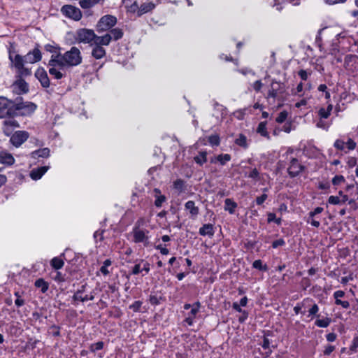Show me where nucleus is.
I'll list each match as a JSON object with an SVG mask.
<instances>
[{
  "label": "nucleus",
  "mask_w": 358,
  "mask_h": 358,
  "mask_svg": "<svg viewBox=\"0 0 358 358\" xmlns=\"http://www.w3.org/2000/svg\"><path fill=\"white\" fill-rule=\"evenodd\" d=\"M61 13L66 17L73 20L75 21H79L83 14L81 10L72 5H64L61 8Z\"/></svg>",
  "instance_id": "0eeeda50"
},
{
  "label": "nucleus",
  "mask_w": 358,
  "mask_h": 358,
  "mask_svg": "<svg viewBox=\"0 0 358 358\" xmlns=\"http://www.w3.org/2000/svg\"><path fill=\"white\" fill-rule=\"evenodd\" d=\"M34 285L36 287L40 288L43 293L46 292L48 289V284L43 278L36 280Z\"/></svg>",
  "instance_id": "c756f323"
},
{
  "label": "nucleus",
  "mask_w": 358,
  "mask_h": 358,
  "mask_svg": "<svg viewBox=\"0 0 358 358\" xmlns=\"http://www.w3.org/2000/svg\"><path fill=\"white\" fill-rule=\"evenodd\" d=\"M50 155V150L47 148L39 149L38 150L34 151L31 152V157L33 158H38V157H48Z\"/></svg>",
  "instance_id": "bb28decb"
},
{
  "label": "nucleus",
  "mask_w": 358,
  "mask_h": 358,
  "mask_svg": "<svg viewBox=\"0 0 358 358\" xmlns=\"http://www.w3.org/2000/svg\"><path fill=\"white\" fill-rule=\"evenodd\" d=\"M123 34V31L120 28L110 29L109 32L103 36H100L98 40L99 41V43L105 44V46H107L112 40L117 41L122 38Z\"/></svg>",
  "instance_id": "423d86ee"
},
{
  "label": "nucleus",
  "mask_w": 358,
  "mask_h": 358,
  "mask_svg": "<svg viewBox=\"0 0 358 358\" xmlns=\"http://www.w3.org/2000/svg\"><path fill=\"white\" fill-rule=\"evenodd\" d=\"M48 66H50L49 73L56 79H61L66 76L65 69L66 66L57 57L52 56V58L49 61Z\"/></svg>",
  "instance_id": "20e7f679"
},
{
  "label": "nucleus",
  "mask_w": 358,
  "mask_h": 358,
  "mask_svg": "<svg viewBox=\"0 0 358 358\" xmlns=\"http://www.w3.org/2000/svg\"><path fill=\"white\" fill-rule=\"evenodd\" d=\"M156 249L159 250L160 252L164 255H166L169 252V250L166 248H163L162 245H157Z\"/></svg>",
  "instance_id": "0e129e2a"
},
{
  "label": "nucleus",
  "mask_w": 358,
  "mask_h": 358,
  "mask_svg": "<svg viewBox=\"0 0 358 358\" xmlns=\"http://www.w3.org/2000/svg\"><path fill=\"white\" fill-rule=\"evenodd\" d=\"M231 156L229 154L219 155L217 157V160L220 162L222 165H224L227 162L230 161Z\"/></svg>",
  "instance_id": "e433bc0d"
},
{
  "label": "nucleus",
  "mask_w": 358,
  "mask_h": 358,
  "mask_svg": "<svg viewBox=\"0 0 358 358\" xmlns=\"http://www.w3.org/2000/svg\"><path fill=\"white\" fill-rule=\"evenodd\" d=\"M142 302L140 301H136L129 306V308L132 309L134 312H138L140 310Z\"/></svg>",
  "instance_id": "c03bdc74"
},
{
  "label": "nucleus",
  "mask_w": 358,
  "mask_h": 358,
  "mask_svg": "<svg viewBox=\"0 0 358 358\" xmlns=\"http://www.w3.org/2000/svg\"><path fill=\"white\" fill-rule=\"evenodd\" d=\"M85 285H83L81 287V289L78 290L75 294L73 296V299L74 301H80L82 302H85V301H89V300H93L94 296L93 294H90V295H85L83 296V292L85 291Z\"/></svg>",
  "instance_id": "a211bd4d"
},
{
  "label": "nucleus",
  "mask_w": 358,
  "mask_h": 358,
  "mask_svg": "<svg viewBox=\"0 0 358 358\" xmlns=\"http://www.w3.org/2000/svg\"><path fill=\"white\" fill-rule=\"evenodd\" d=\"M318 310H319L318 306L316 303H314L308 310V313H309L308 316L315 315L317 313Z\"/></svg>",
  "instance_id": "49530a36"
},
{
  "label": "nucleus",
  "mask_w": 358,
  "mask_h": 358,
  "mask_svg": "<svg viewBox=\"0 0 358 358\" xmlns=\"http://www.w3.org/2000/svg\"><path fill=\"white\" fill-rule=\"evenodd\" d=\"M224 210H227L230 214L234 213L235 208L237 207L236 203L231 199H226L224 201Z\"/></svg>",
  "instance_id": "c85d7f7f"
},
{
  "label": "nucleus",
  "mask_w": 358,
  "mask_h": 358,
  "mask_svg": "<svg viewBox=\"0 0 358 358\" xmlns=\"http://www.w3.org/2000/svg\"><path fill=\"white\" fill-rule=\"evenodd\" d=\"M323 211V208L317 207L313 211L309 212L310 213V216H316L317 214L321 213Z\"/></svg>",
  "instance_id": "680f3d73"
},
{
  "label": "nucleus",
  "mask_w": 358,
  "mask_h": 358,
  "mask_svg": "<svg viewBox=\"0 0 358 358\" xmlns=\"http://www.w3.org/2000/svg\"><path fill=\"white\" fill-rule=\"evenodd\" d=\"M17 103H19V108H17V113L24 110L21 115H28L32 113L36 108V105L32 102H23L22 98L17 97Z\"/></svg>",
  "instance_id": "1a4fd4ad"
},
{
  "label": "nucleus",
  "mask_w": 358,
  "mask_h": 358,
  "mask_svg": "<svg viewBox=\"0 0 358 358\" xmlns=\"http://www.w3.org/2000/svg\"><path fill=\"white\" fill-rule=\"evenodd\" d=\"M49 166H41L36 169H33L31 171L30 176L33 180H38L40 179L45 173L48 170Z\"/></svg>",
  "instance_id": "412c9836"
},
{
  "label": "nucleus",
  "mask_w": 358,
  "mask_h": 358,
  "mask_svg": "<svg viewBox=\"0 0 358 358\" xmlns=\"http://www.w3.org/2000/svg\"><path fill=\"white\" fill-rule=\"evenodd\" d=\"M141 271V269L140 264H136L132 269V273L134 275L138 274Z\"/></svg>",
  "instance_id": "774afa93"
},
{
  "label": "nucleus",
  "mask_w": 358,
  "mask_h": 358,
  "mask_svg": "<svg viewBox=\"0 0 358 358\" xmlns=\"http://www.w3.org/2000/svg\"><path fill=\"white\" fill-rule=\"evenodd\" d=\"M208 141L211 145H218L220 144V138L217 135H212L208 137Z\"/></svg>",
  "instance_id": "a19ab883"
},
{
  "label": "nucleus",
  "mask_w": 358,
  "mask_h": 358,
  "mask_svg": "<svg viewBox=\"0 0 358 358\" xmlns=\"http://www.w3.org/2000/svg\"><path fill=\"white\" fill-rule=\"evenodd\" d=\"M284 92L285 88L282 83L273 81L268 90V97L277 98L279 95L283 94Z\"/></svg>",
  "instance_id": "ddd939ff"
},
{
  "label": "nucleus",
  "mask_w": 358,
  "mask_h": 358,
  "mask_svg": "<svg viewBox=\"0 0 358 358\" xmlns=\"http://www.w3.org/2000/svg\"><path fill=\"white\" fill-rule=\"evenodd\" d=\"M184 185L185 182L181 179H178L173 182L174 188L180 192H182L184 190Z\"/></svg>",
  "instance_id": "58836bf2"
},
{
  "label": "nucleus",
  "mask_w": 358,
  "mask_h": 358,
  "mask_svg": "<svg viewBox=\"0 0 358 358\" xmlns=\"http://www.w3.org/2000/svg\"><path fill=\"white\" fill-rule=\"evenodd\" d=\"M100 36H97L94 30L90 29H78L76 33V39L78 43H87L91 46L93 45L95 41H98L97 43H99L98 40Z\"/></svg>",
  "instance_id": "7ed1b4c3"
},
{
  "label": "nucleus",
  "mask_w": 358,
  "mask_h": 358,
  "mask_svg": "<svg viewBox=\"0 0 358 358\" xmlns=\"http://www.w3.org/2000/svg\"><path fill=\"white\" fill-rule=\"evenodd\" d=\"M24 57L26 63L34 64L41 59V52L39 49L35 48L32 52H28Z\"/></svg>",
  "instance_id": "f3484780"
},
{
  "label": "nucleus",
  "mask_w": 358,
  "mask_h": 358,
  "mask_svg": "<svg viewBox=\"0 0 358 358\" xmlns=\"http://www.w3.org/2000/svg\"><path fill=\"white\" fill-rule=\"evenodd\" d=\"M267 199V195L264 194H262V196H258L257 199H256V203L258 205H261L262 204L265 200Z\"/></svg>",
  "instance_id": "bf43d9fd"
},
{
  "label": "nucleus",
  "mask_w": 358,
  "mask_h": 358,
  "mask_svg": "<svg viewBox=\"0 0 358 358\" xmlns=\"http://www.w3.org/2000/svg\"><path fill=\"white\" fill-rule=\"evenodd\" d=\"M287 113L285 110H284L279 113L275 120L278 123H282L287 119Z\"/></svg>",
  "instance_id": "79ce46f5"
},
{
  "label": "nucleus",
  "mask_w": 358,
  "mask_h": 358,
  "mask_svg": "<svg viewBox=\"0 0 358 358\" xmlns=\"http://www.w3.org/2000/svg\"><path fill=\"white\" fill-rule=\"evenodd\" d=\"M103 342L102 341H99L96 343H94V344H92L91 346H90V350L93 352L97 351V350H101L103 348Z\"/></svg>",
  "instance_id": "ea45409f"
},
{
  "label": "nucleus",
  "mask_w": 358,
  "mask_h": 358,
  "mask_svg": "<svg viewBox=\"0 0 358 358\" xmlns=\"http://www.w3.org/2000/svg\"><path fill=\"white\" fill-rule=\"evenodd\" d=\"M155 5L152 2L143 3L141 5L138 10V16H141L143 14L151 11L155 8Z\"/></svg>",
  "instance_id": "a878e982"
},
{
  "label": "nucleus",
  "mask_w": 358,
  "mask_h": 358,
  "mask_svg": "<svg viewBox=\"0 0 358 358\" xmlns=\"http://www.w3.org/2000/svg\"><path fill=\"white\" fill-rule=\"evenodd\" d=\"M336 334L335 333H329L327 335V340L329 342H333L336 339Z\"/></svg>",
  "instance_id": "338daca9"
},
{
  "label": "nucleus",
  "mask_w": 358,
  "mask_h": 358,
  "mask_svg": "<svg viewBox=\"0 0 358 358\" xmlns=\"http://www.w3.org/2000/svg\"><path fill=\"white\" fill-rule=\"evenodd\" d=\"M285 244V242L283 239L280 238V239H278L275 241L273 242L272 243V247L273 248H276L279 246H282Z\"/></svg>",
  "instance_id": "864d4df0"
},
{
  "label": "nucleus",
  "mask_w": 358,
  "mask_h": 358,
  "mask_svg": "<svg viewBox=\"0 0 358 358\" xmlns=\"http://www.w3.org/2000/svg\"><path fill=\"white\" fill-rule=\"evenodd\" d=\"M299 76L303 80H306L308 79V73L305 70H300L298 73Z\"/></svg>",
  "instance_id": "e2e57ef3"
},
{
  "label": "nucleus",
  "mask_w": 358,
  "mask_h": 358,
  "mask_svg": "<svg viewBox=\"0 0 358 358\" xmlns=\"http://www.w3.org/2000/svg\"><path fill=\"white\" fill-rule=\"evenodd\" d=\"M19 103H17V98L14 100L8 99L7 97L0 96V118L7 117H13L19 114L17 113V108H19Z\"/></svg>",
  "instance_id": "f03ea898"
},
{
  "label": "nucleus",
  "mask_w": 358,
  "mask_h": 358,
  "mask_svg": "<svg viewBox=\"0 0 358 358\" xmlns=\"http://www.w3.org/2000/svg\"><path fill=\"white\" fill-rule=\"evenodd\" d=\"M154 196L155 197V205L156 207L159 208L162 203L166 201V198L164 195L161 194V191L158 188L153 190Z\"/></svg>",
  "instance_id": "b1692460"
},
{
  "label": "nucleus",
  "mask_w": 358,
  "mask_h": 358,
  "mask_svg": "<svg viewBox=\"0 0 358 358\" xmlns=\"http://www.w3.org/2000/svg\"><path fill=\"white\" fill-rule=\"evenodd\" d=\"M36 78L40 81L43 87L50 86V80L46 71L43 69H38L35 73Z\"/></svg>",
  "instance_id": "dca6fc26"
},
{
  "label": "nucleus",
  "mask_w": 358,
  "mask_h": 358,
  "mask_svg": "<svg viewBox=\"0 0 358 358\" xmlns=\"http://www.w3.org/2000/svg\"><path fill=\"white\" fill-rule=\"evenodd\" d=\"M64 262L61 257H54L50 261L51 266L56 270L62 268L64 266Z\"/></svg>",
  "instance_id": "cd10ccee"
},
{
  "label": "nucleus",
  "mask_w": 358,
  "mask_h": 358,
  "mask_svg": "<svg viewBox=\"0 0 358 358\" xmlns=\"http://www.w3.org/2000/svg\"><path fill=\"white\" fill-rule=\"evenodd\" d=\"M331 322V320L329 317L319 319L315 321V325L319 327L325 328V327H327L330 324Z\"/></svg>",
  "instance_id": "2f4dec72"
},
{
  "label": "nucleus",
  "mask_w": 358,
  "mask_h": 358,
  "mask_svg": "<svg viewBox=\"0 0 358 358\" xmlns=\"http://www.w3.org/2000/svg\"><path fill=\"white\" fill-rule=\"evenodd\" d=\"M117 23L116 17L111 15H106L98 21L96 29L98 33H101L110 30Z\"/></svg>",
  "instance_id": "39448f33"
},
{
  "label": "nucleus",
  "mask_w": 358,
  "mask_h": 358,
  "mask_svg": "<svg viewBox=\"0 0 358 358\" xmlns=\"http://www.w3.org/2000/svg\"><path fill=\"white\" fill-rule=\"evenodd\" d=\"M334 350H335L334 346L327 345L325 347L323 353L324 355H329Z\"/></svg>",
  "instance_id": "4d7b16f0"
},
{
  "label": "nucleus",
  "mask_w": 358,
  "mask_h": 358,
  "mask_svg": "<svg viewBox=\"0 0 358 358\" xmlns=\"http://www.w3.org/2000/svg\"><path fill=\"white\" fill-rule=\"evenodd\" d=\"M5 126H10L14 127H19V124L15 120H5L3 122Z\"/></svg>",
  "instance_id": "5fc2aeb1"
},
{
  "label": "nucleus",
  "mask_w": 358,
  "mask_h": 358,
  "mask_svg": "<svg viewBox=\"0 0 358 358\" xmlns=\"http://www.w3.org/2000/svg\"><path fill=\"white\" fill-rule=\"evenodd\" d=\"M199 234L212 237L214 235V227L212 224H205L199 229Z\"/></svg>",
  "instance_id": "4be33fe9"
},
{
  "label": "nucleus",
  "mask_w": 358,
  "mask_h": 358,
  "mask_svg": "<svg viewBox=\"0 0 358 358\" xmlns=\"http://www.w3.org/2000/svg\"><path fill=\"white\" fill-rule=\"evenodd\" d=\"M303 170V166L299 162L296 158L292 159L290 165L287 169L289 175L294 178L298 176Z\"/></svg>",
  "instance_id": "4468645a"
},
{
  "label": "nucleus",
  "mask_w": 358,
  "mask_h": 358,
  "mask_svg": "<svg viewBox=\"0 0 358 358\" xmlns=\"http://www.w3.org/2000/svg\"><path fill=\"white\" fill-rule=\"evenodd\" d=\"M319 115L322 118H327L330 115L329 110H327L324 108H321L319 110Z\"/></svg>",
  "instance_id": "6e6d98bb"
},
{
  "label": "nucleus",
  "mask_w": 358,
  "mask_h": 358,
  "mask_svg": "<svg viewBox=\"0 0 358 358\" xmlns=\"http://www.w3.org/2000/svg\"><path fill=\"white\" fill-rule=\"evenodd\" d=\"M257 131L262 136L269 137L268 133L266 130V123L265 122H262L259 124Z\"/></svg>",
  "instance_id": "7c9ffc66"
},
{
  "label": "nucleus",
  "mask_w": 358,
  "mask_h": 358,
  "mask_svg": "<svg viewBox=\"0 0 358 358\" xmlns=\"http://www.w3.org/2000/svg\"><path fill=\"white\" fill-rule=\"evenodd\" d=\"M235 143L241 147L246 148L247 138L244 135L240 134L238 138L236 139Z\"/></svg>",
  "instance_id": "f704fd0d"
},
{
  "label": "nucleus",
  "mask_w": 358,
  "mask_h": 358,
  "mask_svg": "<svg viewBox=\"0 0 358 358\" xmlns=\"http://www.w3.org/2000/svg\"><path fill=\"white\" fill-rule=\"evenodd\" d=\"M56 57L62 60L66 67L76 66L82 63L83 57L80 50L76 46L65 52L63 55H57Z\"/></svg>",
  "instance_id": "f257e3e1"
},
{
  "label": "nucleus",
  "mask_w": 358,
  "mask_h": 358,
  "mask_svg": "<svg viewBox=\"0 0 358 358\" xmlns=\"http://www.w3.org/2000/svg\"><path fill=\"white\" fill-rule=\"evenodd\" d=\"M347 0H324V1L329 5L343 3L345 2Z\"/></svg>",
  "instance_id": "69168bd1"
},
{
  "label": "nucleus",
  "mask_w": 358,
  "mask_h": 358,
  "mask_svg": "<svg viewBox=\"0 0 358 358\" xmlns=\"http://www.w3.org/2000/svg\"><path fill=\"white\" fill-rule=\"evenodd\" d=\"M206 155H207V153L206 152H201L198 156H196L194 157V161L197 164L202 165L207 161Z\"/></svg>",
  "instance_id": "473e14b6"
},
{
  "label": "nucleus",
  "mask_w": 358,
  "mask_h": 358,
  "mask_svg": "<svg viewBox=\"0 0 358 358\" xmlns=\"http://www.w3.org/2000/svg\"><path fill=\"white\" fill-rule=\"evenodd\" d=\"M252 266L255 268L260 271H266L268 270V266L266 264H263L262 261L260 259L255 260Z\"/></svg>",
  "instance_id": "72a5a7b5"
},
{
  "label": "nucleus",
  "mask_w": 358,
  "mask_h": 358,
  "mask_svg": "<svg viewBox=\"0 0 358 358\" xmlns=\"http://www.w3.org/2000/svg\"><path fill=\"white\" fill-rule=\"evenodd\" d=\"M262 85H262L261 80H257L256 82H255L253 83L252 86L255 91L259 92L261 90Z\"/></svg>",
  "instance_id": "052dcab7"
},
{
  "label": "nucleus",
  "mask_w": 358,
  "mask_h": 358,
  "mask_svg": "<svg viewBox=\"0 0 358 358\" xmlns=\"http://www.w3.org/2000/svg\"><path fill=\"white\" fill-rule=\"evenodd\" d=\"M358 348V336L355 337L352 341V343L350 347V350L352 352H356L357 348Z\"/></svg>",
  "instance_id": "8fccbe9b"
},
{
  "label": "nucleus",
  "mask_w": 358,
  "mask_h": 358,
  "mask_svg": "<svg viewBox=\"0 0 358 358\" xmlns=\"http://www.w3.org/2000/svg\"><path fill=\"white\" fill-rule=\"evenodd\" d=\"M148 234L149 231L141 229L139 226H136L133 229L134 241L135 243H143L145 245H148Z\"/></svg>",
  "instance_id": "9d476101"
},
{
  "label": "nucleus",
  "mask_w": 358,
  "mask_h": 358,
  "mask_svg": "<svg viewBox=\"0 0 358 358\" xmlns=\"http://www.w3.org/2000/svg\"><path fill=\"white\" fill-rule=\"evenodd\" d=\"M97 42L98 41L93 43L94 47L92 48V55L95 59H99L106 56V50L103 48L105 44L98 43Z\"/></svg>",
  "instance_id": "2eb2a0df"
},
{
  "label": "nucleus",
  "mask_w": 358,
  "mask_h": 358,
  "mask_svg": "<svg viewBox=\"0 0 358 358\" xmlns=\"http://www.w3.org/2000/svg\"><path fill=\"white\" fill-rule=\"evenodd\" d=\"M199 306H200V303L199 302L196 303L194 305V306L192 307V308L191 309V311H190V314H191L190 316H192L193 317H195V315L199 312Z\"/></svg>",
  "instance_id": "3c124183"
},
{
  "label": "nucleus",
  "mask_w": 358,
  "mask_h": 358,
  "mask_svg": "<svg viewBox=\"0 0 358 358\" xmlns=\"http://www.w3.org/2000/svg\"><path fill=\"white\" fill-rule=\"evenodd\" d=\"M328 202L333 205L341 203V199L336 196H331L328 199Z\"/></svg>",
  "instance_id": "a18cd8bd"
},
{
  "label": "nucleus",
  "mask_w": 358,
  "mask_h": 358,
  "mask_svg": "<svg viewBox=\"0 0 358 358\" xmlns=\"http://www.w3.org/2000/svg\"><path fill=\"white\" fill-rule=\"evenodd\" d=\"M103 1L104 0H80L79 1V5L83 9H89Z\"/></svg>",
  "instance_id": "393cba45"
},
{
  "label": "nucleus",
  "mask_w": 358,
  "mask_h": 358,
  "mask_svg": "<svg viewBox=\"0 0 358 358\" xmlns=\"http://www.w3.org/2000/svg\"><path fill=\"white\" fill-rule=\"evenodd\" d=\"M17 73L19 74L18 78H21L22 76H30L31 73V70L28 68L24 67V65L22 66V69H17Z\"/></svg>",
  "instance_id": "4c0bfd02"
},
{
  "label": "nucleus",
  "mask_w": 358,
  "mask_h": 358,
  "mask_svg": "<svg viewBox=\"0 0 358 358\" xmlns=\"http://www.w3.org/2000/svg\"><path fill=\"white\" fill-rule=\"evenodd\" d=\"M9 59L12 62L15 68L17 70L18 69H22L24 65L25 57H22L20 55H15L14 57L12 56L11 53L9 55Z\"/></svg>",
  "instance_id": "aec40b11"
},
{
  "label": "nucleus",
  "mask_w": 358,
  "mask_h": 358,
  "mask_svg": "<svg viewBox=\"0 0 358 358\" xmlns=\"http://www.w3.org/2000/svg\"><path fill=\"white\" fill-rule=\"evenodd\" d=\"M335 303L336 305L341 306L343 308H348L350 307V303L348 301H341V299L336 300Z\"/></svg>",
  "instance_id": "603ef678"
},
{
  "label": "nucleus",
  "mask_w": 358,
  "mask_h": 358,
  "mask_svg": "<svg viewBox=\"0 0 358 358\" xmlns=\"http://www.w3.org/2000/svg\"><path fill=\"white\" fill-rule=\"evenodd\" d=\"M345 181V178L343 176H336L332 179V183L334 185H338Z\"/></svg>",
  "instance_id": "37998d69"
},
{
  "label": "nucleus",
  "mask_w": 358,
  "mask_h": 358,
  "mask_svg": "<svg viewBox=\"0 0 358 358\" xmlns=\"http://www.w3.org/2000/svg\"><path fill=\"white\" fill-rule=\"evenodd\" d=\"M315 216H310V213H308V217L306 222L310 223L312 226L318 228L320 226V222L318 220L315 218Z\"/></svg>",
  "instance_id": "c9c22d12"
},
{
  "label": "nucleus",
  "mask_w": 358,
  "mask_h": 358,
  "mask_svg": "<svg viewBox=\"0 0 358 358\" xmlns=\"http://www.w3.org/2000/svg\"><path fill=\"white\" fill-rule=\"evenodd\" d=\"M13 92L17 94H25L29 91L28 84L21 78H18L13 84Z\"/></svg>",
  "instance_id": "f8f14e48"
},
{
  "label": "nucleus",
  "mask_w": 358,
  "mask_h": 358,
  "mask_svg": "<svg viewBox=\"0 0 358 358\" xmlns=\"http://www.w3.org/2000/svg\"><path fill=\"white\" fill-rule=\"evenodd\" d=\"M356 143L352 139L348 138L347 142H345L344 141L341 139H337L334 143V148L338 150H345V148L348 150H353L356 148Z\"/></svg>",
  "instance_id": "9b49d317"
},
{
  "label": "nucleus",
  "mask_w": 358,
  "mask_h": 358,
  "mask_svg": "<svg viewBox=\"0 0 358 358\" xmlns=\"http://www.w3.org/2000/svg\"><path fill=\"white\" fill-rule=\"evenodd\" d=\"M0 163L10 166L15 163L13 156L6 150L0 151Z\"/></svg>",
  "instance_id": "6ab92c4d"
},
{
  "label": "nucleus",
  "mask_w": 358,
  "mask_h": 358,
  "mask_svg": "<svg viewBox=\"0 0 358 358\" xmlns=\"http://www.w3.org/2000/svg\"><path fill=\"white\" fill-rule=\"evenodd\" d=\"M345 292L342 290H338V291H336L334 293V297L335 299V301L336 300H338L340 299V298H342L345 296Z\"/></svg>",
  "instance_id": "13d9d810"
},
{
  "label": "nucleus",
  "mask_w": 358,
  "mask_h": 358,
  "mask_svg": "<svg viewBox=\"0 0 358 358\" xmlns=\"http://www.w3.org/2000/svg\"><path fill=\"white\" fill-rule=\"evenodd\" d=\"M185 208L186 210L189 211L191 217L194 218L197 216L199 213V208L195 206V203L193 201H188L185 204Z\"/></svg>",
  "instance_id": "5701e85b"
},
{
  "label": "nucleus",
  "mask_w": 358,
  "mask_h": 358,
  "mask_svg": "<svg viewBox=\"0 0 358 358\" xmlns=\"http://www.w3.org/2000/svg\"><path fill=\"white\" fill-rule=\"evenodd\" d=\"M259 173L257 171V169H253L251 171V172L249 173L248 177L251 178L252 179H255L256 180H259Z\"/></svg>",
  "instance_id": "de8ad7c7"
},
{
  "label": "nucleus",
  "mask_w": 358,
  "mask_h": 358,
  "mask_svg": "<svg viewBox=\"0 0 358 358\" xmlns=\"http://www.w3.org/2000/svg\"><path fill=\"white\" fill-rule=\"evenodd\" d=\"M140 6H138L136 1H134L131 6L128 7V11L130 13H138Z\"/></svg>",
  "instance_id": "09e8293b"
},
{
  "label": "nucleus",
  "mask_w": 358,
  "mask_h": 358,
  "mask_svg": "<svg viewBox=\"0 0 358 358\" xmlns=\"http://www.w3.org/2000/svg\"><path fill=\"white\" fill-rule=\"evenodd\" d=\"M29 134L25 131H17L10 137V142L15 147H20L29 138Z\"/></svg>",
  "instance_id": "6e6552de"
}]
</instances>
